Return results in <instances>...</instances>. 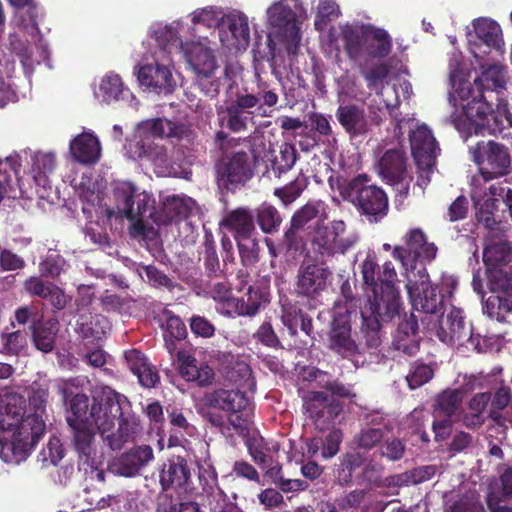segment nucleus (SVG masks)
I'll return each mask as SVG.
<instances>
[{
	"mask_svg": "<svg viewBox=\"0 0 512 512\" xmlns=\"http://www.w3.org/2000/svg\"><path fill=\"white\" fill-rule=\"evenodd\" d=\"M256 154L252 145L218 154L213 163L215 182L221 191L235 192L254 176Z\"/></svg>",
	"mask_w": 512,
	"mask_h": 512,
	"instance_id": "nucleus-4",
	"label": "nucleus"
},
{
	"mask_svg": "<svg viewBox=\"0 0 512 512\" xmlns=\"http://www.w3.org/2000/svg\"><path fill=\"white\" fill-rule=\"evenodd\" d=\"M55 165V156L52 153H36L32 157L31 173L37 185L46 187Z\"/></svg>",
	"mask_w": 512,
	"mask_h": 512,
	"instance_id": "nucleus-41",
	"label": "nucleus"
},
{
	"mask_svg": "<svg viewBox=\"0 0 512 512\" xmlns=\"http://www.w3.org/2000/svg\"><path fill=\"white\" fill-rule=\"evenodd\" d=\"M184 132V126L163 118H156L143 122L138 129L141 139L137 142L135 151L139 157H146L153 160H166V150L164 147H153L149 138L143 139V133H149L153 137L159 138H180Z\"/></svg>",
	"mask_w": 512,
	"mask_h": 512,
	"instance_id": "nucleus-14",
	"label": "nucleus"
},
{
	"mask_svg": "<svg viewBox=\"0 0 512 512\" xmlns=\"http://www.w3.org/2000/svg\"><path fill=\"white\" fill-rule=\"evenodd\" d=\"M154 460L153 449L149 445H140L121 454L113 463V471L124 477H133Z\"/></svg>",
	"mask_w": 512,
	"mask_h": 512,
	"instance_id": "nucleus-23",
	"label": "nucleus"
},
{
	"mask_svg": "<svg viewBox=\"0 0 512 512\" xmlns=\"http://www.w3.org/2000/svg\"><path fill=\"white\" fill-rule=\"evenodd\" d=\"M407 162V155L402 149H388L378 160V174L390 185L402 184L408 177Z\"/></svg>",
	"mask_w": 512,
	"mask_h": 512,
	"instance_id": "nucleus-20",
	"label": "nucleus"
},
{
	"mask_svg": "<svg viewBox=\"0 0 512 512\" xmlns=\"http://www.w3.org/2000/svg\"><path fill=\"white\" fill-rule=\"evenodd\" d=\"M404 245H397L393 248L392 256L401 262L405 274L420 272L419 267H426L425 261H433L438 252L433 242H428L427 236L420 228L410 229L403 237Z\"/></svg>",
	"mask_w": 512,
	"mask_h": 512,
	"instance_id": "nucleus-9",
	"label": "nucleus"
},
{
	"mask_svg": "<svg viewBox=\"0 0 512 512\" xmlns=\"http://www.w3.org/2000/svg\"><path fill=\"white\" fill-rule=\"evenodd\" d=\"M195 207V201L190 197L172 195L168 196L159 210L153 207L150 216L158 226L168 225L187 219Z\"/></svg>",
	"mask_w": 512,
	"mask_h": 512,
	"instance_id": "nucleus-19",
	"label": "nucleus"
},
{
	"mask_svg": "<svg viewBox=\"0 0 512 512\" xmlns=\"http://www.w3.org/2000/svg\"><path fill=\"white\" fill-rule=\"evenodd\" d=\"M26 400L20 393L5 391L0 394V457L6 463H20L7 444L16 441L19 425L25 418Z\"/></svg>",
	"mask_w": 512,
	"mask_h": 512,
	"instance_id": "nucleus-8",
	"label": "nucleus"
},
{
	"mask_svg": "<svg viewBox=\"0 0 512 512\" xmlns=\"http://www.w3.org/2000/svg\"><path fill=\"white\" fill-rule=\"evenodd\" d=\"M186 54L188 63L198 76L208 78L217 68L216 58L208 47L201 44H193Z\"/></svg>",
	"mask_w": 512,
	"mask_h": 512,
	"instance_id": "nucleus-35",
	"label": "nucleus"
},
{
	"mask_svg": "<svg viewBox=\"0 0 512 512\" xmlns=\"http://www.w3.org/2000/svg\"><path fill=\"white\" fill-rule=\"evenodd\" d=\"M49 397V389L46 386L38 385L32 387L28 397L29 413L22 419L16 441L7 444L9 450L14 451L17 460H25L31 450L36 446L39 440L44 436L46 424L43 415L46 412V405Z\"/></svg>",
	"mask_w": 512,
	"mask_h": 512,
	"instance_id": "nucleus-3",
	"label": "nucleus"
},
{
	"mask_svg": "<svg viewBox=\"0 0 512 512\" xmlns=\"http://www.w3.org/2000/svg\"><path fill=\"white\" fill-rule=\"evenodd\" d=\"M114 391L103 392L98 397H93L90 403L89 397L84 393L74 395L69 403V410L66 415L68 425L94 423L98 432L106 430L108 424L107 413L115 416L119 406L112 402Z\"/></svg>",
	"mask_w": 512,
	"mask_h": 512,
	"instance_id": "nucleus-5",
	"label": "nucleus"
},
{
	"mask_svg": "<svg viewBox=\"0 0 512 512\" xmlns=\"http://www.w3.org/2000/svg\"><path fill=\"white\" fill-rule=\"evenodd\" d=\"M71 445L77 453L79 465L93 468L95 464V428L94 423L68 425Z\"/></svg>",
	"mask_w": 512,
	"mask_h": 512,
	"instance_id": "nucleus-18",
	"label": "nucleus"
},
{
	"mask_svg": "<svg viewBox=\"0 0 512 512\" xmlns=\"http://www.w3.org/2000/svg\"><path fill=\"white\" fill-rule=\"evenodd\" d=\"M107 319L101 315H81L77 321V332L85 339H101L107 328Z\"/></svg>",
	"mask_w": 512,
	"mask_h": 512,
	"instance_id": "nucleus-42",
	"label": "nucleus"
},
{
	"mask_svg": "<svg viewBox=\"0 0 512 512\" xmlns=\"http://www.w3.org/2000/svg\"><path fill=\"white\" fill-rule=\"evenodd\" d=\"M303 410L316 428L324 431L335 425L343 406L324 391H310L303 397Z\"/></svg>",
	"mask_w": 512,
	"mask_h": 512,
	"instance_id": "nucleus-16",
	"label": "nucleus"
},
{
	"mask_svg": "<svg viewBox=\"0 0 512 512\" xmlns=\"http://www.w3.org/2000/svg\"><path fill=\"white\" fill-rule=\"evenodd\" d=\"M392 38L383 28L374 25L364 26V54L372 59H385L392 51Z\"/></svg>",
	"mask_w": 512,
	"mask_h": 512,
	"instance_id": "nucleus-28",
	"label": "nucleus"
},
{
	"mask_svg": "<svg viewBox=\"0 0 512 512\" xmlns=\"http://www.w3.org/2000/svg\"><path fill=\"white\" fill-rule=\"evenodd\" d=\"M254 213L255 221L263 233L275 234L279 231L283 218L275 206L263 202Z\"/></svg>",
	"mask_w": 512,
	"mask_h": 512,
	"instance_id": "nucleus-39",
	"label": "nucleus"
},
{
	"mask_svg": "<svg viewBox=\"0 0 512 512\" xmlns=\"http://www.w3.org/2000/svg\"><path fill=\"white\" fill-rule=\"evenodd\" d=\"M246 446L248 453L253 461L261 468H266L267 464L272 460V458L267 454L269 449L264 438L261 436L250 437L246 441Z\"/></svg>",
	"mask_w": 512,
	"mask_h": 512,
	"instance_id": "nucleus-53",
	"label": "nucleus"
},
{
	"mask_svg": "<svg viewBox=\"0 0 512 512\" xmlns=\"http://www.w3.org/2000/svg\"><path fill=\"white\" fill-rule=\"evenodd\" d=\"M470 154L485 181L509 173L510 153L508 148L501 143L494 140L479 141L475 146L470 147Z\"/></svg>",
	"mask_w": 512,
	"mask_h": 512,
	"instance_id": "nucleus-11",
	"label": "nucleus"
},
{
	"mask_svg": "<svg viewBox=\"0 0 512 512\" xmlns=\"http://www.w3.org/2000/svg\"><path fill=\"white\" fill-rule=\"evenodd\" d=\"M239 108L254 116L255 114L265 116L264 106L274 107L278 102V94L274 89H269L266 83L258 85V91L254 93H237L232 101Z\"/></svg>",
	"mask_w": 512,
	"mask_h": 512,
	"instance_id": "nucleus-26",
	"label": "nucleus"
},
{
	"mask_svg": "<svg viewBox=\"0 0 512 512\" xmlns=\"http://www.w3.org/2000/svg\"><path fill=\"white\" fill-rule=\"evenodd\" d=\"M453 122L455 128L464 140H467L473 134H483V131L486 129L484 123L479 122L472 116L466 115L464 112L462 115L456 117Z\"/></svg>",
	"mask_w": 512,
	"mask_h": 512,
	"instance_id": "nucleus-56",
	"label": "nucleus"
},
{
	"mask_svg": "<svg viewBox=\"0 0 512 512\" xmlns=\"http://www.w3.org/2000/svg\"><path fill=\"white\" fill-rule=\"evenodd\" d=\"M100 151L97 137L90 133H82L70 143L73 158L83 164L95 163L100 157Z\"/></svg>",
	"mask_w": 512,
	"mask_h": 512,
	"instance_id": "nucleus-34",
	"label": "nucleus"
},
{
	"mask_svg": "<svg viewBox=\"0 0 512 512\" xmlns=\"http://www.w3.org/2000/svg\"><path fill=\"white\" fill-rule=\"evenodd\" d=\"M486 199L476 212V217L479 223H482L488 229H495L498 221L495 218V212L498 209L497 197Z\"/></svg>",
	"mask_w": 512,
	"mask_h": 512,
	"instance_id": "nucleus-58",
	"label": "nucleus"
},
{
	"mask_svg": "<svg viewBox=\"0 0 512 512\" xmlns=\"http://www.w3.org/2000/svg\"><path fill=\"white\" fill-rule=\"evenodd\" d=\"M352 313L344 304L335 305L328 333V349L347 359L359 353V346L352 336Z\"/></svg>",
	"mask_w": 512,
	"mask_h": 512,
	"instance_id": "nucleus-13",
	"label": "nucleus"
},
{
	"mask_svg": "<svg viewBox=\"0 0 512 512\" xmlns=\"http://www.w3.org/2000/svg\"><path fill=\"white\" fill-rule=\"evenodd\" d=\"M1 341L6 354L18 355L27 344L26 333L20 330L11 333H3L1 335Z\"/></svg>",
	"mask_w": 512,
	"mask_h": 512,
	"instance_id": "nucleus-59",
	"label": "nucleus"
},
{
	"mask_svg": "<svg viewBox=\"0 0 512 512\" xmlns=\"http://www.w3.org/2000/svg\"><path fill=\"white\" fill-rule=\"evenodd\" d=\"M229 31L235 40L237 47H246L249 44L250 34L248 20L245 15H234L229 17Z\"/></svg>",
	"mask_w": 512,
	"mask_h": 512,
	"instance_id": "nucleus-51",
	"label": "nucleus"
},
{
	"mask_svg": "<svg viewBox=\"0 0 512 512\" xmlns=\"http://www.w3.org/2000/svg\"><path fill=\"white\" fill-rule=\"evenodd\" d=\"M343 434L339 429H332L322 441L321 454L325 459L334 457L340 449Z\"/></svg>",
	"mask_w": 512,
	"mask_h": 512,
	"instance_id": "nucleus-63",
	"label": "nucleus"
},
{
	"mask_svg": "<svg viewBox=\"0 0 512 512\" xmlns=\"http://www.w3.org/2000/svg\"><path fill=\"white\" fill-rule=\"evenodd\" d=\"M476 36L490 48L500 49L503 44L499 24L488 18H478L473 21Z\"/></svg>",
	"mask_w": 512,
	"mask_h": 512,
	"instance_id": "nucleus-38",
	"label": "nucleus"
},
{
	"mask_svg": "<svg viewBox=\"0 0 512 512\" xmlns=\"http://www.w3.org/2000/svg\"><path fill=\"white\" fill-rule=\"evenodd\" d=\"M180 375L187 381L193 382L198 387H208L215 380L214 370L206 363L198 362L193 357H188L179 366Z\"/></svg>",
	"mask_w": 512,
	"mask_h": 512,
	"instance_id": "nucleus-36",
	"label": "nucleus"
},
{
	"mask_svg": "<svg viewBox=\"0 0 512 512\" xmlns=\"http://www.w3.org/2000/svg\"><path fill=\"white\" fill-rule=\"evenodd\" d=\"M393 333L392 347L407 356H414L420 350L418 319L413 312L404 313Z\"/></svg>",
	"mask_w": 512,
	"mask_h": 512,
	"instance_id": "nucleus-17",
	"label": "nucleus"
},
{
	"mask_svg": "<svg viewBox=\"0 0 512 512\" xmlns=\"http://www.w3.org/2000/svg\"><path fill=\"white\" fill-rule=\"evenodd\" d=\"M253 338L256 342L269 348L277 349L281 347L280 339L277 336L270 320H265L259 326L257 331L253 334Z\"/></svg>",
	"mask_w": 512,
	"mask_h": 512,
	"instance_id": "nucleus-60",
	"label": "nucleus"
},
{
	"mask_svg": "<svg viewBox=\"0 0 512 512\" xmlns=\"http://www.w3.org/2000/svg\"><path fill=\"white\" fill-rule=\"evenodd\" d=\"M324 203L322 201H309L298 209L292 216L290 223L293 227L303 229L307 223L315 219Z\"/></svg>",
	"mask_w": 512,
	"mask_h": 512,
	"instance_id": "nucleus-54",
	"label": "nucleus"
},
{
	"mask_svg": "<svg viewBox=\"0 0 512 512\" xmlns=\"http://www.w3.org/2000/svg\"><path fill=\"white\" fill-rule=\"evenodd\" d=\"M32 340L35 347L44 353L51 352L55 347L56 335L59 331V322L57 319L48 320L33 319Z\"/></svg>",
	"mask_w": 512,
	"mask_h": 512,
	"instance_id": "nucleus-33",
	"label": "nucleus"
},
{
	"mask_svg": "<svg viewBox=\"0 0 512 512\" xmlns=\"http://www.w3.org/2000/svg\"><path fill=\"white\" fill-rule=\"evenodd\" d=\"M111 400L119 406V410L115 416L107 413V420L111 421V424L99 434L110 449L121 450L126 443L134 442L141 434L142 425L139 417L132 411L127 397L114 391Z\"/></svg>",
	"mask_w": 512,
	"mask_h": 512,
	"instance_id": "nucleus-6",
	"label": "nucleus"
},
{
	"mask_svg": "<svg viewBox=\"0 0 512 512\" xmlns=\"http://www.w3.org/2000/svg\"><path fill=\"white\" fill-rule=\"evenodd\" d=\"M363 283L372 293L369 309L361 311V332L367 347L377 348L381 343V326L391 322L402 308L399 290L396 288L397 273L391 261L379 270L376 256L368 254L360 265Z\"/></svg>",
	"mask_w": 512,
	"mask_h": 512,
	"instance_id": "nucleus-1",
	"label": "nucleus"
},
{
	"mask_svg": "<svg viewBox=\"0 0 512 512\" xmlns=\"http://www.w3.org/2000/svg\"><path fill=\"white\" fill-rule=\"evenodd\" d=\"M335 117L350 137H359L370 131L369 118L363 105L356 103L340 104Z\"/></svg>",
	"mask_w": 512,
	"mask_h": 512,
	"instance_id": "nucleus-21",
	"label": "nucleus"
},
{
	"mask_svg": "<svg viewBox=\"0 0 512 512\" xmlns=\"http://www.w3.org/2000/svg\"><path fill=\"white\" fill-rule=\"evenodd\" d=\"M386 430L382 427L366 426L362 428L354 437V443L358 449L370 451L381 445L384 440Z\"/></svg>",
	"mask_w": 512,
	"mask_h": 512,
	"instance_id": "nucleus-48",
	"label": "nucleus"
},
{
	"mask_svg": "<svg viewBox=\"0 0 512 512\" xmlns=\"http://www.w3.org/2000/svg\"><path fill=\"white\" fill-rule=\"evenodd\" d=\"M238 241L239 255L244 266L249 267L259 260V245L252 239H240Z\"/></svg>",
	"mask_w": 512,
	"mask_h": 512,
	"instance_id": "nucleus-61",
	"label": "nucleus"
},
{
	"mask_svg": "<svg viewBox=\"0 0 512 512\" xmlns=\"http://www.w3.org/2000/svg\"><path fill=\"white\" fill-rule=\"evenodd\" d=\"M406 451L405 444L398 438H387L379 447V453L382 457L390 461L400 460Z\"/></svg>",
	"mask_w": 512,
	"mask_h": 512,
	"instance_id": "nucleus-62",
	"label": "nucleus"
},
{
	"mask_svg": "<svg viewBox=\"0 0 512 512\" xmlns=\"http://www.w3.org/2000/svg\"><path fill=\"white\" fill-rule=\"evenodd\" d=\"M65 455V448L59 437L51 436L48 440L46 447L40 452L41 460L44 463L57 465Z\"/></svg>",
	"mask_w": 512,
	"mask_h": 512,
	"instance_id": "nucleus-57",
	"label": "nucleus"
},
{
	"mask_svg": "<svg viewBox=\"0 0 512 512\" xmlns=\"http://www.w3.org/2000/svg\"><path fill=\"white\" fill-rule=\"evenodd\" d=\"M329 183L343 200L350 202L370 223L380 222L389 211V199L384 189L373 183L371 176L361 173L351 179L337 176Z\"/></svg>",
	"mask_w": 512,
	"mask_h": 512,
	"instance_id": "nucleus-2",
	"label": "nucleus"
},
{
	"mask_svg": "<svg viewBox=\"0 0 512 512\" xmlns=\"http://www.w3.org/2000/svg\"><path fill=\"white\" fill-rule=\"evenodd\" d=\"M331 272L323 264L302 265L298 270L297 292L305 296H315L327 287Z\"/></svg>",
	"mask_w": 512,
	"mask_h": 512,
	"instance_id": "nucleus-25",
	"label": "nucleus"
},
{
	"mask_svg": "<svg viewBox=\"0 0 512 512\" xmlns=\"http://www.w3.org/2000/svg\"><path fill=\"white\" fill-rule=\"evenodd\" d=\"M103 100L107 103L118 100L125 92L122 80L117 74H108L103 77L100 84Z\"/></svg>",
	"mask_w": 512,
	"mask_h": 512,
	"instance_id": "nucleus-52",
	"label": "nucleus"
},
{
	"mask_svg": "<svg viewBox=\"0 0 512 512\" xmlns=\"http://www.w3.org/2000/svg\"><path fill=\"white\" fill-rule=\"evenodd\" d=\"M301 228L293 227L292 223L285 230L282 240L278 244V251L283 256L294 258L304 248V240L300 235Z\"/></svg>",
	"mask_w": 512,
	"mask_h": 512,
	"instance_id": "nucleus-46",
	"label": "nucleus"
},
{
	"mask_svg": "<svg viewBox=\"0 0 512 512\" xmlns=\"http://www.w3.org/2000/svg\"><path fill=\"white\" fill-rule=\"evenodd\" d=\"M364 26L361 27V31L351 25H346L341 30L344 50L353 61L359 60L364 55Z\"/></svg>",
	"mask_w": 512,
	"mask_h": 512,
	"instance_id": "nucleus-40",
	"label": "nucleus"
},
{
	"mask_svg": "<svg viewBox=\"0 0 512 512\" xmlns=\"http://www.w3.org/2000/svg\"><path fill=\"white\" fill-rule=\"evenodd\" d=\"M255 213L247 208L231 211L224 220L225 226L235 231L236 240L249 239L255 231Z\"/></svg>",
	"mask_w": 512,
	"mask_h": 512,
	"instance_id": "nucleus-37",
	"label": "nucleus"
},
{
	"mask_svg": "<svg viewBox=\"0 0 512 512\" xmlns=\"http://www.w3.org/2000/svg\"><path fill=\"white\" fill-rule=\"evenodd\" d=\"M308 178L300 173L293 181L283 187L276 188L274 195L285 205L293 203L307 188Z\"/></svg>",
	"mask_w": 512,
	"mask_h": 512,
	"instance_id": "nucleus-47",
	"label": "nucleus"
},
{
	"mask_svg": "<svg viewBox=\"0 0 512 512\" xmlns=\"http://www.w3.org/2000/svg\"><path fill=\"white\" fill-rule=\"evenodd\" d=\"M201 401L206 408L218 409L227 413L244 411L248 404V398L244 392L224 388L206 392Z\"/></svg>",
	"mask_w": 512,
	"mask_h": 512,
	"instance_id": "nucleus-24",
	"label": "nucleus"
},
{
	"mask_svg": "<svg viewBox=\"0 0 512 512\" xmlns=\"http://www.w3.org/2000/svg\"><path fill=\"white\" fill-rule=\"evenodd\" d=\"M269 297L266 287L249 285L241 297L232 299L235 313L238 316L253 317L270 302Z\"/></svg>",
	"mask_w": 512,
	"mask_h": 512,
	"instance_id": "nucleus-27",
	"label": "nucleus"
},
{
	"mask_svg": "<svg viewBox=\"0 0 512 512\" xmlns=\"http://www.w3.org/2000/svg\"><path fill=\"white\" fill-rule=\"evenodd\" d=\"M470 329L466 326L463 311L453 307L446 316L441 315L436 335L445 344L464 345Z\"/></svg>",
	"mask_w": 512,
	"mask_h": 512,
	"instance_id": "nucleus-22",
	"label": "nucleus"
},
{
	"mask_svg": "<svg viewBox=\"0 0 512 512\" xmlns=\"http://www.w3.org/2000/svg\"><path fill=\"white\" fill-rule=\"evenodd\" d=\"M114 197L118 212L132 221L131 233L136 236H144L146 232L145 218L150 216L153 210L154 199L146 192H139L131 182L123 181L116 184Z\"/></svg>",
	"mask_w": 512,
	"mask_h": 512,
	"instance_id": "nucleus-7",
	"label": "nucleus"
},
{
	"mask_svg": "<svg viewBox=\"0 0 512 512\" xmlns=\"http://www.w3.org/2000/svg\"><path fill=\"white\" fill-rule=\"evenodd\" d=\"M434 376V370L430 365L415 362L412 364L406 380L410 389H417L428 383Z\"/></svg>",
	"mask_w": 512,
	"mask_h": 512,
	"instance_id": "nucleus-55",
	"label": "nucleus"
},
{
	"mask_svg": "<svg viewBox=\"0 0 512 512\" xmlns=\"http://www.w3.org/2000/svg\"><path fill=\"white\" fill-rule=\"evenodd\" d=\"M138 80L141 85L153 88L158 92H172L174 79L170 69L162 64H147L138 71Z\"/></svg>",
	"mask_w": 512,
	"mask_h": 512,
	"instance_id": "nucleus-29",
	"label": "nucleus"
},
{
	"mask_svg": "<svg viewBox=\"0 0 512 512\" xmlns=\"http://www.w3.org/2000/svg\"><path fill=\"white\" fill-rule=\"evenodd\" d=\"M253 117L233 102L226 107L227 127L232 132L239 133L247 130L248 122L252 121Z\"/></svg>",
	"mask_w": 512,
	"mask_h": 512,
	"instance_id": "nucleus-50",
	"label": "nucleus"
},
{
	"mask_svg": "<svg viewBox=\"0 0 512 512\" xmlns=\"http://www.w3.org/2000/svg\"><path fill=\"white\" fill-rule=\"evenodd\" d=\"M465 391L461 388H447L438 393L434 399L433 413L439 417L457 419L462 414Z\"/></svg>",
	"mask_w": 512,
	"mask_h": 512,
	"instance_id": "nucleus-32",
	"label": "nucleus"
},
{
	"mask_svg": "<svg viewBox=\"0 0 512 512\" xmlns=\"http://www.w3.org/2000/svg\"><path fill=\"white\" fill-rule=\"evenodd\" d=\"M346 224L343 220H333L329 225H317L312 239V247L321 257L344 254L357 242V237H343Z\"/></svg>",
	"mask_w": 512,
	"mask_h": 512,
	"instance_id": "nucleus-15",
	"label": "nucleus"
},
{
	"mask_svg": "<svg viewBox=\"0 0 512 512\" xmlns=\"http://www.w3.org/2000/svg\"><path fill=\"white\" fill-rule=\"evenodd\" d=\"M420 272L406 273V289L414 309L426 314H437L444 307V295L433 286L426 267H419Z\"/></svg>",
	"mask_w": 512,
	"mask_h": 512,
	"instance_id": "nucleus-12",
	"label": "nucleus"
},
{
	"mask_svg": "<svg viewBox=\"0 0 512 512\" xmlns=\"http://www.w3.org/2000/svg\"><path fill=\"white\" fill-rule=\"evenodd\" d=\"M268 20L273 27L280 29L294 28L296 13L289 5L278 2L268 9Z\"/></svg>",
	"mask_w": 512,
	"mask_h": 512,
	"instance_id": "nucleus-45",
	"label": "nucleus"
},
{
	"mask_svg": "<svg viewBox=\"0 0 512 512\" xmlns=\"http://www.w3.org/2000/svg\"><path fill=\"white\" fill-rule=\"evenodd\" d=\"M297 150L292 144L284 143L280 147L279 155L272 161V170L277 177L289 171L297 160Z\"/></svg>",
	"mask_w": 512,
	"mask_h": 512,
	"instance_id": "nucleus-49",
	"label": "nucleus"
},
{
	"mask_svg": "<svg viewBox=\"0 0 512 512\" xmlns=\"http://www.w3.org/2000/svg\"><path fill=\"white\" fill-rule=\"evenodd\" d=\"M203 261L206 273L209 277H217L221 274L220 261L216 251V242L211 231L205 230L203 237Z\"/></svg>",
	"mask_w": 512,
	"mask_h": 512,
	"instance_id": "nucleus-43",
	"label": "nucleus"
},
{
	"mask_svg": "<svg viewBox=\"0 0 512 512\" xmlns=\"http://www.w3.org/2000/svg\"><path fill=\"white\" fill-rule=\"evenodd\" d=\"M362 464V457L358 453H346L339 458L336 469V480L339 485L347 486L352 483L354 471Z\"/></svg>",
	"mask_w": 512,
	"mask_h": 512,
	"instance_id": "nucleus-44",
	"label": "nucleus"
},
{
	"mask_svg": "<svg viewBox=\"0 0 512 512\" xmlns=\"http://www.w3.org/2000/svg\"><path fill=\"white\" fill-rule=\"evenodd\" d=\"M490 79L493 87H503L504 81L501 78V68L499 66H489L480 77L474 80V87L469 84L466 92L465 88H461L458 92L459 97L463 100L471 98L463 106V112L485 125L488 116L493 114V105L487 100L483 85L484 80L489 81Z\"/></svg>",
	"mask_w": 512,
	"mask_h": 512,
	"instance_id": "nucleus-10",
	"label": "nucleus"
},
{
	"mask_svg": "<svg viewBox=\"0 0 512 512\" xmlns=\"http://www.w3.org/2000/svg\"><path fill=\"white\" fill-rule=\"evenodd\" d=\"M409 139L414 159H419L421 163L427 165L426 160L431 161V158H437L439 148L431 130L427 126H418L411 132Z\"/></svg>",
	"mask_w": 512,
	"mask_h": 512,
	"instance_id": "nucleus-31",
	"label": "nucleus"
},
{
	"mask_svg": "<svg viewBox=\"0 0 512 512\" xmlns=\"http://www.w3.org/2000/svg\"><path fill=\"white\" fill-rule=\"evenodd\" d=\"M191 477L187 460L182 456H172L164 464L160 473V485L163 491L184 487Z\"/></svg>",
	"mask_w": 512,
	"mask_h": 512,
	"instance_id": "nucleus-30",
	"label": "nucleus"
},
{
	"mask_svg": "<svg viewBox=\"0 0 512 512\" xmlns=\"http://www.w3.org/2000/svg\"><path fill=\"white\" fill-rule=\"evenodd\" d=\"M65 260L57 253H51L40 263V271L43 276L55 278L63 270Z\"/></svg>",
	"mask_w": 512,
	"mask_h": 512,
	"instance_id": "nucleus-64",
	"label": "nucleus"
}]
</instances>
